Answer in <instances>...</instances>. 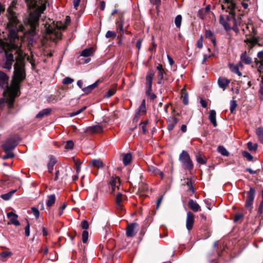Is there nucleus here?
Listing matches in <instances>:
<instances>
[{
  "label": "nucleus",
  "mask_w": 263,
  "mask_h": 263,
  "mask_svg": "<svg viewBox=\"0 0 263 263\" xmlns=\"http://www.w3.org/2000/svg\"><path fill=\"white\" fill-rule=\"evenodd\" d=\"M14 65V71L9 85V76L2 71H0V88L4 90V97L0 99V108L7 103L9 109L13 107L14 99L20 95L21 83L26 78L24 59L19 53L16 58Z\"/></svg>",
  "instance_id": "nucleus-1"
},
{
  "label": "nucleus",
  "mask_w": 263,
  "mask_h": 263,
  "mask_svg": "<svg viewBox=\"0 0 263 263\" xmlns=\"http://www.w3.org/2000/svg\"><path fill=\"white\" fill-rule=\"evenodd\" d=\"M25 2L29 10L27 23L32 31H34L39 25L41 13L45 10L46 6L49 5V3L48 0H25Z\"/></svg>",
  "instance_id": "nucleus-2"
},
{
  "label": "nucleus",
  "mask_w": 263,
  "mask_h": 263,
  "mask_svg": "<svg viewBox=\"0 0 263 263\" xmlns=\"http://www.w3.org/2000/svg\"><path fill=\"white\" fill-rule=\"evenodd\" d=\"M17 3L16 0H13L7 11V17L9 22L7 24V28L9 29L8 37L12 44L11 47L16 48L19 46V36L17 34V24L18 21L16 15V13L13 11L14 8Z\"/></svg>",
  "instance_id": "nucleus-3"
},
{
  "label": "nucleus",
  "mask_w": 263,
  "mask_h": 263,
  "mask_svg": "<svg viewBox=\"0 0 263 263\" xmlns=\"http://www.w3.org/2000/svg\"><path fill=\"white\" fill-rule=\"evenodd\" d=\"M9 43L3 42L1 43L0 48V53L5 52V55L3 59L2 68L10 70L12 68V65L14 62L13 54L10 52L12 50H16V52H18L22 46L21 39L19 38V46L16 48L11 47V43L8 37Z\"/></svg>",
  "instance_id": "nucleus-4"
},
{
  "label": "nucleus",
  "mask_w": 263,
  "mask_h": 263,
  "mask_svg": "<svg viewBox=\"0 0 263 263\" xmlns=\"http://www.w3.org/2000/svg\"><path fill=\"white\" fill-rule=\"evenodd\" d=\"M235 13H229L227 15H220L219 16V23L226 31L233 30L235 32L238 31L237 22L236 19Z\"/></svg>",
  "instance_id": "nucleus-5"
},
{
  "label": "nucleus",
  "mask_w": 263,
  "mask_h": 263,
  "mask_svg": "<svg viewBox=\"0 0 263 263\" xmlns=\"http://www.w3.org/2000/svg\"><path fill=\"white\" fill-rule=\"evenodd\" d=\"M246 29L250 33L246 35V39L245 40V42L248 46V47L252 48L257 44L260 45L258 43V38L256 37L257 32L254 26L252 24L247 25Z\"/></svg>",
  "instance_id": "nucleus-6"
},
{
  "label": "nucleus",
  "mask_w": 263,
  "mask_h": 263,
  "mask_svg": "<svg viewBox=\"0 0 263 263\" xmlns=\"http://www.w3.org/2000/svg\"><path fill=\"white\" fill-rule=\"evenodd\" d=\"M179 160L182 164L184 170L192 171L194 167V164L189 153L185 151H182L179 155Z\"/></svg>",
  "instance_id": "nucleus-7"
},
{
  "label": "nucleus",
  "mask_w": 263,
  "mask_h": 263,
  "mask_svg": "<svg viewBox=\"0 0 263 263\" xmlns=\"http://www.w3.org/2000/svg\"><path fill=\"white\" fill-rule=\"evenodd\" d=\"M257 58L258 59L255 60V62L257 65L259 64L258 66V71L260 73V77L261 78L259 92L261 95H263V51H260L258 52Z\"/></svg>",
  "instance_id": "nucleus-8"
},
{
  "label": "nucleus",
  "mask_w": 263,
  "mask_h": 263,
  "mask_svg": "<svg viewBox=\"0 0 263 263\" xmlns=\"http://www.w3.org/2000/svg\"><path fill=\"white\" fill-rule=\"evenodd\" d=\"M18 139H16L13 137H10L7 139L6 142L2 145L4 151L13 150L18 143Z\"/></svg>",
  "instance_id": "nucleus-9"
},
{
  "label": "nucleus",
  "mask_w": 263,
  "mask_h": 263,
  "mask_svg": "<svg viewBox=\"0 0 263 263\" xmlns=\"http://www.w3.org/2000/svg\"><path fill=\"white\" fill-rule=\"evenodd\" d=\"M255 190L252 187H250V190L247 193V197L245 205L248 209L252 207L255 195Z\"/></svg>",
  "instance_id": "nucleus-10"
},
{
  "label": "nucleus",
  "mask_w": 263,
  "mask_h": 263,
  "mask_svg": "<svg viewBox=\"0 0 263 263\" xmlns=\"http://www.w3.org/2000/svg\"><path fill=\"white\" fill-rule=\"evenodd\" d=\"M235 8L236 5L232 0H224V4L221 5V9L226 10V11L229 13L232 12L233 13H235Z\"/></svg>",
  "instance_id": "nucleus-11"
},
{
  "label": "nucleus",
  "mask_w": 263,
  "mask_h": 263,
  "mask_svg": "<svg viewBox=\"0 0 263 263\" xmlns=\"http://www.w3.org/2000/svg\"><path fill=\"white\" fill-rule=\"evenodd\" d=\"M156 68L157 70V78L158 84H163V80L164 79V76L166 74V70L163 67L161 64H158Z\"/></svg>",
  "instance_id": "nucleus-12"
},
{
  "label": "nucleus",
  "mask_w": 263,
  "mask_h": 263,
  "mask_svg": "<svg viewBox=\"0 0 263 263\" xmlns=\"http://www.w3.org/2000/svg\"><path fill=\"white\" fill-rule=\"evenodd\" d=\"M108 184L111 187V193L115 192L116 189H119L120 185V178L118 177L112 176L108 180Z\"/></svg>",
  "instance_id": "nucleus-13"
},
{
  "label": "nucleus",
  "mask_w": 263,
  "mask_h": 263,
  "mask_svg": "<svg viewBox=\"0 0 263 263\" xmlns=\"http://www.w3.org/2000/svg\"><path fill=\"white\" fill-rule=\"evenodd\" d=\"M252 63V58L247 54L246 51L243 52L240 55V61L238 63L240 67H243V64L250 65Z\"/></svg>",
  "instance_id": "nucleus-14"
},
{
  "label": "nucleus",
  "mask_w": 263,
  "mask_h": 263,
  "mask_svg": "<svg viewBox=\"0 0 263 263\" xmlns=\"http://www.w3.org/2000/svg\"><path fill=\"white\" fill-rule=\"evenodd\" d=\"M195 221V216L191 212L187 213V217L186 220V229L190 231L192 229Z\"/></svg>",
  "instance_id": "nucleus-15"
},
{
  "label": "nucleus",
  "mask_w": 263,
  "mask_h": 263,
  "mask_svg": "<svg viewBox=\"0 0 263 263\" xmlns=\"http://www.w3.org/2000/svg\"><path fill=\"white\" fill-rule=\"evenodd\" d=\"M178 121V119L175 116L168 117L167 120V129L170 132L172 131L177 124Z\"/></svg>",
  "instance_id": "nucleus-16"
},
{
  "label": "nucleus",
  "mask_w": 263,
  "mask_h": 263,
  "mask_svg": "<svg viewBox=\"0 0 263 263\" xmlns=\"http://www.w3.org/2000/svg\"><path fill=\"white\" fill-rule=\"evenodd\" d=\"M138 226V225L136 223H132L128 224L126 232L127 236L128 237L134 236L136 234V232H135V229Z\"/></svg>",
  "instance_id": "nucleus-17"
},
{
  "label": "nucleus",
  "mask_w": 263,
  "mask_h": 263,
  "mask_svg": "<svg viewBox=\"0 0 263 263\" xmlns=\"http://www.w3.org/2000/svg\"><path fill=\"white\" fill-rule=\"evenodd\" d=\"M7 217L10 219V224H12L15 226H19L20 222L17 220L18 215L13 212H8L7 214Z\"/></svg>",
  "instance_id": "nucleus-18"
},
{
  "label": "nucleus",
  "mask_w": 263,
  "mask_h": 263,
  "mask_svg": "<svg viewBox=\"0 0 263 263\" xmlns=\"http://www.w3.org/2000/svg\"><path fill=\"white\" fill-rule=\"evenodd\" d=\"M148 172L152 173L153 175H159L161 179H163L164 178L163 172L154 166H149L148 167Z\"/></svg>",
  "instance_id": "nucleus-19"
},
{
  "label": "nucleus",
  "mask_w": 263,
  "mask_h": 263,
  "mask_svg": "<svg viewBox=\"0 0 263 263\" xmlns=\"http://www.w3.org/2000/svg\"><path fill=\"white\" fill-rule=\"evenodd\" d=\"M103 128L99 125H96L88 127L85 132H90L91 133H100L102 132Z\"/></svg>",
  "instance_id": "nucleus-20"
},
{
  "label": "nucleus",
  "mask_w": 263,
  "mask_h": 263,
  "mask_svg": "<svg viewBox=\"0 0 263 263\" xmlns=\"http://www.w3.org/2000/svg\"><path fill=\"white\" fill-rule=\"evenodd\" d=\"M57 162V159L54 157L53 156H50L49 157V162L47 164V168L49 173H52L53 167L56 164Z\"/></svg>",
  "instance_id": "nucleus-21"
},
{
  "label": "nucleus",
  "mask_w": 263,
  "mask_h": 263,
  "mask_svg": "<svg viewBox=\"0 0 263 263\" xmlns=\"http://www.w3.org/2000/svg\"><path fill=\"white\" fill-rule=\"evenodd\" d=\"M102 80L100 79L98 80L94 83L91 85H89L88 86L82 88V90L86 94H88L92 91V90L95 89L96 87L98 86L99 83L102 82Z\"/></svg>",
  "instance_id": "nucleus-22"
},
{
  "label": "nucleus",
  "mask_w": 263,
  "mask_h": 263,
  "mask_svg": "<svg viewBox=\"0 0 263 263\" xmlns=\"http://www.w3.org/2000/svg\"><path fill=\"white\" fill-rule=\"evenodd\" d=\"M155 73L152 69H149L146 73L145 77L146 85L152 86V82Z\"/></svg>",
  "instance_id": "nucleus-23"
},
{
  "label": "nucleus",
  "mask_w": 263,
  "mask_h": 263,
  "mask_svg": "<svg viewBox=\"0 0 263 263\" xmlns=\"http://www.w3.org/2000/svg\"><path fill=\"white\" fill-rule=\"evenodd\" d=\"M230 83V81L224 78H219L218 80L219 86L224 90Z\"/></svg>",
  "instance_id": "nucleus-24"
},
{
  "label": "nucleus",
  "mask_w": 263,
  "mask_h": 263,
  "mask_svg": "<svg viewBox=\"0 0 263 263\" xmlns=\"http://www.w3.org/2000/svg\"><path fill=\"white\" fill-rule=\"evenodd\" d=\"M122 196H123V195L121 193H119L117 195L116 197V208L119 210H122L123 209V206L122 204V202L123 201Z\"/></svg>",
  "instance_id": "nucleus-25"
},
{
  "label": "nucleus",
  "mask_w": 263,
  "mask_h": 263,
  "mask_svg": "<svg viewBox=\"0 0 263 263\" xmlns=\"http://www.w3.org/2000/svg\"><path fill=\"white\" fill-rule=\"evenodd\" d=\"M209 119L214 127L217 126L216 122V112L215 110L212 109L210 111Z\"/></svg>",
  "instance_id": "nucleus-26"
},
{
  "label": "nucleus",
  "mask_w": 263,
  "mask_h": 263,
  "mask_svg": "<svg viewBox=\"0 0 263 263\" xmlns=\"http://www.w3.org/2000/svg\"><path fill=\"white\" fill-rule=\"evenodd\" d=\"M189 206L190 209L195 212L200 211V206L193 199H190L188 202Z\"/></svg>",
  "instance_id": "nucleus-27"
},
{
  "label": "nucleus",
  "mask_w": 263,
  "mask_h": 263,
  "mask_svg": "<svg viewBox=\"0 0 263 263\" xmlns=\"http://www.w3.org/2000/svg\"><path fill=\"white\" fill-rule=\"evenodd\" d=\"M124 18L122 14H120L119 20L116 21L117 29H119L122 33H124L123 30Z\"/></svg>",
  "instance_id": "nucleus-28"
},
{
  "label": "nucleus",
  "mask_w": 263,
  "mask_h": 263,
  "mask_svg": "<svg viewBox=\"0 0 263 263\" xmlns=\"http://www.w3.org/2000/svg\"><path fill=\"white\" fill-rule=\"evenodd\" d=\"M90 165L98 168H103L104 167V164L102 161L100 159H93L90 162Z\"/></svg>",
  "instance_id": "nucleus-29"
},
{
  "label": "nucleus",
  "mask_w": 263,
  "mask_h": 263,
  "mask_svg": "<svg viewBox=\"0 0 263 263\" xmlns=\"http://www.w3.org/2000/svg\"><path fill=\"white\" fill-rule=\"evenodd\" d=\"M255 134L259 141L263 144V127L260 126L257 128L255 130Z\"/></svg>",
  "instance_id": "nucleus-30"
},
{
  "label": "nucleus",
  "mask_w": 263,
  "mask_h": 263,
  "mask_svg": "<svg viewBox=\"0 0 263 263\" xmlns=\"http://www.w3.org/2000/svg\"><path fill=\"white\" fill-rule=\"evenodd\" d=\"M46 31L48 34H54L55 37L58 39H61V33L60 32H59L58 31H57L55 29L48 27L46 29Z\"/></svg>",
  "instance_id": "nucleus-31"
},
{
  "label": "nucleus",
  "mask_w": 263,
  "mask_h": 263,
  "mask_svg": "<svg viewBox=\"0 0 263 263\" xmlns=\"http://www.w3.org/2000/svg\"><path fill=\"white\" fill-rule=\"evenodd\" d=\"M51 111V109L49 108H45L41 111H40L36 115V118H42L45 116L48 115L50 112Z\"/></svg>",
  "instance_id": "nucleus-32"
},
{
  "label": "nucleus",
  "mask_w": 263,
  "mask_h": 263,
  "mask_svg": "<svg viewBox=\"0 0 263 263\" xmlns=\"http://www.w3.org/2000/svg\"><path fill=\"white\" fill-rule=\"evenodd\" d=\"M93 49L92 47L84 49L81 53V55L84 57H88L91 55L93 53Z\"/></svg>",
  "instance_id": "nucleus-33"
},
{
  "label": "nucleus",
  "mask_w": 263,
  "mask_h": 263,
  "mask_svg": "<svg viewBox=\"0 0 263 263\" xmlns=\"http://www.w3.org/2000/svg\"><path fill=\"white\" fill-rule=\"evenodd\" d=\"M146 112V106H145V100H143L140 106L138 108V110L136 111V115H139L140 114H144Z\"/></svg>",
  "instance_id": "nucleus-34"
},
{
  "label": "nucleus",
  "mask_w": 263,
  "mask_h": 263,
  "mask_svg": "<svg viewBox=\"0 0 263 263\" xmlns=\"http://www.w3.org/2000/svg\"><path fill=\"white\" fill-rule=\"evenodd\" d=\"M55 201V196L54 194H51L48 196V199L46 201V205L48 207H51Z\"/></svg>",
  "instance_id": "nucleus-35"
},
{
  "label": "nucleus",
  "mask_w": 263,
  "mask_h": 263,
  "mask_svg": "<svg viewBox=\"0 0 263 263\" xmlns=\"http://www.w3.org/2000/svg\"><path fill=\"white\" fill-rule=\"evenodd\" d=\"M229 66H230V68L231 70L233 72L237 74L239 76H242V73L240 72V71L239 70V67H240V66H239V65H238V64L237 65H234V64H230L229 65Z\"/></svg>",
  "instance_id": "nucleus-36"
},
{
  "label": "nucleus",
  "mask_w": 263,
  "mask_h": 263,
  "mask_svg": "<svg viewBox=\"0 0 263 263\" xmlns=\"http://www.w3.org/2000/svg\"><path fill=\"white\" fill-rule=\"evenodd\" d=\"M132 160V155L131 153H127L124 155L123 158V163L124 165H128Z\"/></svg>",
  "instance_id": "nucleus-37"
},
{
  "label": "nucleus",
  "mask_w": 263,
  "mask_h": 263,
  "mask_svg": "<svg viewBox=\"0 0 263 263\" xmlns=\"http://www.w3.org/2000/svg\"><path fill=\"white\" fill-rule=\"evenodd\" d=\"M16 191V190H13L6 194L1 195V197L4 200H8L12 197Z\"/></svg>",
  "instance_id": "nucleus-38"
},
{
  "label": "nucleus",
  "mask_w": 263,
  "mask_h": 263,
  "mask_svg": "<svg viewBox=\"0 0 263 263\" xmlns=\"http://www.w3.org/2000/svg\"><path fill=\"white\" fill-rule=\"evenodd\" d=\"M196 159L197 162L201 164H205L206 163L205 157L201 153H199L196 155Z\"/></svg>",
  "instance_id": "nucleus-39"
},
{
  "label": "nucleus",
  "mask_w": 263,
  "mask_h": 263,
  "mask_svg": "<svg viewBox=\"0 0 263 263\" xmlns=\"http://www.w3.org/2000/svg\"><path fill=\"white\" fill-rule=\"evenodd\" d=\"M218 152L220 153L222 156H229V152L227 150V149L223 146L220 145L217 148Z\"/></svg>",
  "instance_id": "nucleus-40"
},
{
  "label": "nucleus",
  "mask_w": 263,
  "mask_h": 263,
  "mask_svg": "<svg viewBox=\"0 0 263 263\" xmlns=\"http://www.w3.org/2000/svg\"><path fill=\"white\" fill-rule=\"evenodd\" d=\"M208 14V13L205 12V11L203 9V8L200 9L197 12V16L199 18L203 20L206 15Z\"/></svg>",
  "instance_id": "nucleus-41"
},
{
  "label": "nucleus",
  "mask_w": 263,
  "mask_h": 263,
  "mask_svg": "<svg viewBox=\"0 0 263 263\" xmlns=\"http://www.w3.org/2000/svg\"><path fill=\"white\" fill-rule=\"evenodd\" d=\"M247 146L248 149L251 151L255 152L258 147V144L257 143L253 144L251 142H249L247 143Z\"/></svg>",
  "instance_id": "nucleus-42"
},
{
  "label": "nucleus",
  "mask_w": 263,
  "mask_h": 263,
  "mask_svg": "<svg viewBox=\"0 0 263 263\" xmlns=\"http://www.w3.org/2000/svg\"><path fill=\"white\" fill-rule=\"evenodd\" d=\"M182 22V16L181 15L179 14L177 15L175 19V23L176 25V26L178 28H180Z\"/></svg>",
  "instance_id": "nucleus-43"
},
{
  "label": "nucleus",
  "mask_w": 263,
  "mask_h": 263,
  "mask_svg": "<svg viewBox=\"0 0 263 263\" xmlns=\"http://www.w3.org/2000/svg\"><path fill=\"white\" fill-rule=\"evenodd\" d=\"M182 97L183 98V102L185 105H187L189 104L188 100V95L187 93L185 92V90L182 89Z\"/></svg>",
  "instance_id": "nucleus-44"
},
{
  "label": "nucleus",
  "mask_w": 263,
  "mask_h": 263,
  "mask_svg": "<svg viewBox=\"0 0 263 263\" xmlns=\"http://www.w3.org/2000/svg\"><path fill=\"white\" fill-rule=\"evenodd\" d=\"M205 37L206 39H212L215 36L214 33L210 29L205 30Z\"/></svg>",
  "instance_id": "nucleus-45"
},
{
  "label": "nucleus",
  "mask_w": 263,
  "mask_h": 263,
  "mask_svg": "<svg viewBox=\"0 0 263 263\" xmlns=\"http://www.w3.org/2000/svg\"><path fill=\"white\" fill-rule=\"evenodd\" d=\"M237 106V103L236 100H233L230 101V109L231 113H233Z\"/></svg>",
  "instance_id": "nucleus-46"
},
{
  "label": "nucleus",
  "mask_w": 263,
  "mask_h": 263,
  "mask_svg": "<svg viewBox=\"0 0 263 263\" xmlns=\"http://www.w3.org/2000/svg\"><path fill=\"white\" fill-rule=\"evenodd\" d=\"M26 226L25 228V233L27 237L30 236V223L27 219H26Z\"/></svg>",
  "instance_id": "nucleus-47"
},
{
  "label": "nucleus",
  "mask_w": 263,
  "mask_h": 263,
  "mask_svg": "<svg viewBox=\"0 0 263 263\" xmlns=\"http://www.w3.org/2000/svg\"><path fill=\"white\" fill-rule=\"evenodd\" d=\"M86 108V106H84L82 108H81V109H79L78 110L70 113L69 114V117H74L75 116H77V115L81 114L82 111H83L84 110H85Z\"/></svg>",
  "instance_id": "nucleus-48"
},
{
  "label": "nucleus",
  "mask_w": 263,
  "mask_h": 263,
  "mask_svg": "<svg viewBox=\"0 0 263 263\" xmlns=\"http://www.w3.org/2000/svg\"><path fill=\"white\" fill-rule=\"evenodd\" d=\"M86 108V106H84L82 108H81V109H79L78 110L70 113L69 114V117H74L75 116H77V115L81 114L82 111H83L84 110H85Z\"/></svg>",
  "instance_id": "nucleus-49"
},
{
  "label": "nucleus",
  "mask_w": 263,
  "mask_h": 263,
  "mask_svg": "<svg viewBox=\"0 0 263 263\" xmlns=\"http://www.w3.org/2000/svg\"><path fill=\"white\" fill-rule=\"evenodd\" d=\"M74 146V143L72 140H69L66 142L65 145V148L66 149H71Z\"/></svg>",
  "instance_id": "nucleus-50"
},
{
  "label": "nucleus",
  "mask_w": 263,
  "mask_h": 263,
  "mask_svg": "<svg viewBox=\"0 0 263 263\" xmlns=\"http://www.w3.org/2000/svg\"><path fill=\"white\" fill-rule=\"evenodd\" d=\"M203 37L201 35L200 36L199 39L196 42V46L198 48L201 49L203 47Z\"/></svg>",
  "instance_id": "nucleus-51"
},
{
  "label": "nucleus",
  "mask_w": 263,
  "mask_h": 263,
  "mask_svg": "<svg viewBox=\"0 0 263 263\" xmlns=\"http://www.w3.org/2000/svg\"><path fill=\"white\" fill-rule=\"evenodd\" d=\"M186 185L189 187V191H190L192 194H194L195 193V190L194 188L192 185V182L191 179H189L187 180L186 182Z\"/></svg>",
  "instance_id": "nucleus-52"
},
{
  "label": "nucleus",
  "mask_w": 263,
  "mask_h": 263,
  "mask_svg": "<svg viewBox=\"0 0 263 263\" xmlns=\"http://www.w3.org/2000/svg\"><path fill=\"white\" fill-rule=\"evenodd\" d=\"M88 238V232L87 230H84L82 233V241L83 243H86Z\"/></svg>",
  "instance_id": "nucleus-53"
},
{
  "label": "nucleus",
  "mask_w": 263,
  "mask_h": 263,
  "mask_svg": "<svg viewBox=\"0 0 263 263\" xmlns=\"http://www.w3.org/2000/svg\"><path fill=\"white\" fill-rule=\"evenodd\" d=\"M117 33L115 31H108L105 35L106 37L107 38H114L116 36Z\"/></svg>",
  "instance_id": "nucleus-54"
},
{
  "label": "nucleus",
  "mask_w": 263,
  "mask_h": 263,
  "mask_svg": "<svg viewBox=\"0 0 263 263\" xmlns=\"http://www.w3.org/2000/svg\"><path fill=\"white\" fill-rule=\"evenodd\" d=\"M116 89H115V88H111V89H109L107 91V93H106V94L105 96H106V97H107V98H110V97H111V96H113V95L116 93Z\"/></svg>",
  "instance_id": "nucleus-55"
},
{
  "label": "nucleus",
  "mask_w": 263,
  "mask_h": 263,
  "mask_svg": "<svg viewBox=\"0 0 263 263\" xmlns=\"http://www.w3.org/2000/svg\"><path fill=\"white\" fill-rule=\"evenodd\" d=\"M242 156L247 158L249 161L252 160L253 157L252 155L248 152L245 151L242 152Z\"/></svg>",
  "instance_id": "nucleus-56"
},
{
  "label": "nucleus",
  "mask_w": 263,
  "mask_h": 263,
  "mask_svg": "<svg viewBox=\"0 0 263 263\" xmlns=\"http://www.w3.org/2000/svg\"><path fill=\"white\" fill-rule=\"evenodd\" d=\"M74 81V80L70 77H66L63 80V83L65 85L71 84Z\"/></svg>",
  "instance_id": "nucleus-57"
},
{
  "label": "nucleus",
  "mask_w": 263,
  "mask_h": 263,
  "mask_svg": "<svg viewBox=\"0 0 263 263\" xmlns=\"http://www.w3.org/2000/svg\"><path fill=\"white\" fill-rule=\"evenodd\" d=\"M12 255V253L10 251H4L1 253V257L2 258H7L11 256Z\"/></svg>",
  "instance_id": "nucleus-58"
},
{
  "label": "nucleus",
  "mask_w": 263,
  "mask_h": 263,
  "mask_svg": "<svg viewBox=\"0 0 263 263\" xmlns=\"http://www.w3.org/2000/svg\"><path fill=\"white\" fill-rule=\"evenodd\" d=\"M32 213L36 218H38L40 216V212L37 209L34 207L31 208Z\"/></svg>",
  "instance_id": "nucleus-59"
},
{
  "label": "nucleus",
  "mask_w": 263,
  "mask_h": 263,
  "mask_svg": "<svg viewBox=\"0 0 263 263\" xmlns=\"http://www.w3.org/2000/svg\"><path fill=\"white\" fill-rule=\"evenodd\" d=\"M81 226L83 229L86 230L89 228L88 222L86 220H83L81 222Z\"/></svg>",
  "instance_id": "nucleus-60"
},
{
  "label": "nucleus",
  "mask_w": 263,
  "mask_h": 263,
  "mask_svg": "<svg viewBox=\"0 0 263 263\" xmlns=\"http://www.w3.org/2000/svg\"><path fill=\"white\" fill-rule=\"evenodd\" d=\"M67 203L64 202L62 204V205L59 208V216H61L63 214V211L65 209V208L67 207Z\"/></svg>",
  "instance_id": "nucleus-61"
},
{
  "label": "nucleus",
  "mask_w": 263,
  "mask_h": 263,
  "mask_svg": "<svg viewBox=\"0 0 263 263\" xmlns=\"http://www.w3.org/2000/svg\"><path fill=\"white\" fill-rule=\"evenodd\" d=\"M243 217V214H242L241 213H237L235 215L234 220L235 222H236L238 221L240 219L242 218Z\"/></svg>",
  "instance_id": "nucleus-62"
},
{
  "label": "nucleus",
  "mask_w": 263,
  "mask_h": 263,
  "mask_svg": "<svg viewBox=\"0 0 263 263\" xmlns=\"http://www.w3.org/2000/svg\"><path fill=\"white\" fill-rule=\"evenodd\" d=\"M11 151L12 150H8L7 151H4L6 153V155H7V157L8 158H12L14 156V154Z\"/></svg>",
  "instance_id": "nucleus-63"
},
{
  "label": "nucleus",
  "mask_w": 263,
  "mask_h": 263,
  "mask_svg": "<svg viewBox=\"0 0 263 263\" xmlns=\"http://www.w3.org/2000/svg\"><path fill=\"white\" fill-rule=\"evenodd\" d=\"M146 88L145 93H146V95H147L148 94L152 92V86L146 85Z\"/></svg>",
  "instance_id": "nucleus-64"
}]
</instances>
